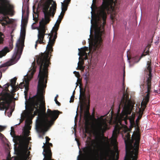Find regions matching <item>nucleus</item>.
Wrapping results in <instances>:
<instances>
[{
	"label": "nucleus",
	"instance_id": "9d476101",
	"mask_svg": "<svg viewBox=\"0 0 160 160\" xmlns=\"http://www.w3.org/2000/svg\"><path fill=\"white\" fill-rule=\"evenodd\" d=\"M46 142L43 143L44 145L42 147L43 148L42 154L44 156L43 160H55L52 159V153L51 149V147L53 146L52 144L49 142L50 138L48 136L45 137Z\"/></svg>",
	"mask_w": 160,
	"mask_h": 160
},
{
	"label": "nucleus",
	"instance_id": "423d86ee",
	"mask_svg": "<svg viewBox=\"0 0 160 160\" xmlns=\"http://www.w3.org/2000/svg\"><path fill=\"white\" fill-rule=\"evenodd\" d=\"M14 7L10 3L8 0H0V14L3 15L4 17L0 19V22L2 26H5L9 23L7 20V18L9 19L7 15H13Z\"/></svg>",
	"mask_w": 160,
	"mask_h": 160
},
{
	"label": "nucleus",
	"instance_id": "a211bd4d",
	"mask_svg": "<svg viewBox=\"0 0 160 160\" xmlns=\"http://www.w3.org/2000/svg\"><path fill=\"white\" fill-rule=\"evenodd\" d=\"M30 80V78H28L26 80H25V84L24 85V87L25 88V90L24 91V92L25 96L29 90V82Z\"/></svg>",
	"mask_w": 160,
	"mask_h": 160
},
{
	"label": "nucleus",
	"instance_id": "de8ad7c7",
	"mask_svg": "<svg viewBox=\"0 0 160 160\" xmlns=\"http://www.w3.org/2000/svg\"><path fill=\"white\" fill-rule=\"evenodd\" d=\"M85 132H86V133H87L88 132L87 128H86L85 129Z\"/></svg>",
	"mask_w": 160,
	"mask_h": 160
},
{
	"label": "nucleus",
	"instance_id": "2f4dec72",
	"mask_svg": "<svg viewBox=\"0 0 160 160\" xmlns=\"http://www.w3.org/2000/svg\"><path fill=\"white\" fill-rule=\"evenodd\" d=\"M25 84H24V82H22L19 85L18 87L19 88H20L21 89H22L24 87V85Z\"/></svg>",
	"mask_w": 160,
	"mask_h": 160
},
{
	"label": "nucleus",
	"instance_id": "dca6fc26",
	"mask_svg": "<svg viewBox=\"0 0 160 160\" xmlns=\"http://www.w3.org/2000/svg\"><path fill=\"white\" fill-rule=\"evenodd\" d=\"M70 1L71 0H64V3L61 2L62 11H66L67 10L68 4L70 3Z\"/></svg>",
	"mask_w": 160,
	"mask_h": 160
},
{
	"label": "nucleus",
	"instance_id": "e433bc0d",
	"mask_svg": "<svg viewBox=\"0 0 160 160\" xmlns=\"http://www.w3.org/2000/svg\"><path fill=\"white\" fill-rule=\"evenodd\" d=\"M31 121L29 120H27L25 121V123L26 124L29 125L30 124Z\"/></svg>",
	"mask_w": 160,
	"mask_h": 160
},
{
	"label": "nucleus",
	"instance_id": "a18cd8bd",
	"mask_svg": "<svg viewBox=\"0 0 160 160\" xmlns=\"http://www.w3.org/2000/svg\"><path fill=\"white\" fill-rule=\"evenodd\" d=\"M66 11H63L62 10V12L61 13V15H63V16L64 15V13H65V12Z\"/></svg>",
	"mask_w": 160,
	"mask_h": 160
},
{
	"label": "nucleus",
	"instance_id": "6e6552de",
	"mask_svg": "<svg viewBox=\"0 0 160 160\" xmlns=\"http://www.w3.org/2000/svg\"><path fill=\"white\" fill-rule=\"evenodd\" d=\"M93 141H92V143L91 145L89 143H87V146L82 148V151L86 155H92L94 158L95 160H104V159H106V155H108V152H107L106 154L103 153H101L99 155L98 152L97 150H95V153H92V151H95V149L93 150L92 146ZM90 143V142H89Z\"/></svg>",
	"mask_w": 160,
	"mask_h": 160
},
{
	"label": "nucleus",
	"instance_id": "6ab92c4d",
	"mask_svg": "<svg viewBox=\"0 0 160 160\" xmlns=\"http://www.w3.org/2000/svg\"><path fill=\"white\" fill-rule=\"evenodd\" d=\"M10 50L8 47H5L2 50L0 51V58L4 56Z\"/></svg>",
	"mask_w": 160,
	"mask_h": 160
},
{
	"label": "nucleus",
	"instance_id": "f03ea898",
	"mask_svg": "<svg viewBox=\"0 0 160 160\" xmlns=\"http://www.w3.org/2000/svg\"><path fill=\"white\" fill-rule=\"evenodd\" d=\"M63 17V15H60L58 18L51 33L48 34L49 41L47 45L46 50L43 53H41L37 56V63L39 66V71L38 75V80H47L48 77V67L49 64L50 57L53 51V46L55 43L57 38V31L59 27L60 24Z\"/></svg>",
	"mask_w": 160,
	"mask_h": 160
},
{
	"label": "nucleus",
	"instance_id": "f257e3e1",
	"mask_svg": "<svg viewBox=\"0 0 160 160\" xmlns=\"http://www.w3.org/2000/svg\"><path fill=\"white\" fill-rule=\"evenodd\" d=\"M113 0H102V3L94 19L95 40L92 48H90L92 56L97 57L102 50V38L105 36L104 26L107 17L106 11L110 14L114 10Z\"/></svg>",
	"mask_w": 160,
	"mask_h": 160
},
{
	"label": "nucleus",
	"instance_id": "aec40b11",
	"mask_svg": "<svg viewBox=\"0 0 160 160\" xmlns=\"http://www.w3.org/2000/svg\"><path fill=\"white\" fill-rule=\"evenodd\" d=\"M12 59L13 61H11L9 62H8L5 63H4L2 64L1 66H0V68L3 67H8V66H10L13 64V61H18L17 60H14L12 58Z\"/></svg>",
	"mask_w": 160,
	"mask_h": 160
},
{
	"label": "nucleus",
	"instance_id": "5fc2aeb1",
	"mask_svg": "<svg viewBox=\"0 0 160 160\" xmlns=\"http://www.w3.org/2000/svg\"><path fill=\"white\" fill-rule=\"evenodd\" d=\"M137 58V57L133 58H132V59H133L134 58Z\"/></svg>",
	"mask_w": 160,
	"mask_h": 160
},
{
	"label": "nucleus",
	"instance_id": "c756f323",
	"mask_svg": "<svg viewBox=\"0 0 160 160\" xmlns=\"http://www.w3.org/2000/svg\"><path fill=\"white\" fill-rule=\"evenodd\" d=\"M83 154H81V155H79L77 158V160H83Z\"/></svg>",
	"mask_w": 160,
	"mask_h": 160
},
{
	"label": "nucleus",
	"instance_id": "864d4df0",
	"mask_svg": "<svg viewBox=\"0 0 160 160\" xmlns=\"http://www.w3.org/2000/svg\"><path fill=\"white\" fill-rule=\"evenodd\" d=\"M147 52V54L148 53V51H147V52Z\"/></svg>",
	"mask_w": 160,
	"mask_h": 160
},
{
	"label": "nucleus",
	"instance_id": "5701e85b",
	"mask_svg": "<svg viewBox=\"0 0 160 160\" xmlns=\"http://www.w3.org/2000/svg\"><path fill=\"white\" fill-rule=\"evenodd\" d=\"M56 4L55 3V4L53 5V6H52V11L50 13L51 16L52 15L53 17L54 16L56 10Z\"/></svg>",
	"mask_w": 160,
	"mask_h": 160
},
{
	"label": "nucleus",
	"instance_id": "72a5a7b5",
	"mask_svg": "<svg viewBox=\"0 0 160 160\" xmlns=\"http://www.w3.org/2000/svg\"><path fill=\"white\" fill-rule=\"evenodd\" d=\"M86 80V84H85V87L87 86V84L89 82V79L86 76V77L85 78Z\"/></svg>",
	"mask_w": 160,
	"mask_h": 160
},
{
	"label": "nucleus",
	"instance_id": "4468645a",
	"mask_svg": "<svg viewBox=\"0 0 160 160\" xmlns=\"http://www.w3.org/2000/svg\"><path fill=\"white\" fill-rule=\"evenodd\" d=\"M43 4V13H50L52 11V8H50L49 12L48 11V9L50 5V3L49 1H47L45 2H42Z\"/></svg>",
	"mask_w": 160,
	"mask_h": 160
},
{
	"label": "nucleus",
	"instance_id": "c85d7f7f",
	"mask_svg": "<svg viewBox=\"0 0 160 160\" xmlns=\"http://www.w3.org/2000/svg\"><path fill=\"white\" fill-rule=\"evenodd\" d=\"M12 91L13 92H15L19 89V88L17 86H14L13 88H12Z\"/></svg>",
	"mask_w": 160,
	"mask_h": 160
},
{
	"label": "nucleus",
	"instance_id": "cd10ccee",
	"mask_svg": "<svg viewBox=\"0 0 160 160\" xmlns=\"http://www.w3.org/2000/svg\"><path fill=\"white\" fill-rule=\"evenodd\" d=\"M144 110V109H143V110H142L141 109L139 111V116L138 117V118H139V119H140L142 118V114H143V112Z\"/></svg>",
	"mask_w": 160,
	"mask_h": 160
},
{
	"label": "nucleus",
	"instance_id": "f704fd0d",
	"mask_svg": "<svg viewBox=\"0 0 160 160\" xmlns=\"http://www.w3.org/2000/svg\"><path fill=\"white\" fill-rule=\"evenodd\" d=\"M75 74V76L78 78H79L80 77V74L78 72L76 71H74L73 72Z\"/></svg>",
	"mask_w": 160,
	"mask_h": 160
},
{
	"label": "nucleus",
	"instance_id": "bb28decb",
	"mask_svg": "<svg viewBox=\"0 0 160 160\" xmlns=\"http://www.w3.org/2000/svg\"><path fill=\"white\" fill-rule=\"evenodd\" d=\"M78 69L79 70H83L84 69V67L83 66V63L82 62H79L78 63Z\"/></svg>",
	"mask_w": 160,
	"mask_h": 160
},
{
	"label": "nucleus",
	"instance_id": "58836bf2",
	"mask_svg": "<svg viewBox=\"0 0 160 160\" xmlns=\"http://www.w3.org/2000/svg\"><path fill=\"white\" fill-rule=\"evenodd\" d=\"M7 68H6L5 69H4L3 68L1 69L0 70V71L1 72H4L7 69Z\"/></svg>",
	"mask_w": 160,
	"mask_h": 160
},
{
	"label": "nucleus",
	"instance_id": "680f3d73",
	"mask_svg": "<svg viewBox=\"0 0 160 160\" xmlns=\"http://www.w3.org/2000/svg\"><path fill=\"white\" fill-rule=\"evenodd\" d=\"M91 23H92V20H91Z\"/></svg>",
	"mask_w": 160,
	"mask_h": 160
},
{
	"label": "nucleus",
	"instance_id": "7c9ffc66",
	"mask_svg": "<svg viewBox=\"0 0 160 160\" xmlns=\"http://www.w3.org/2000/svg\"><path fill=\"white\" fill-rule=\"evenodd\" d=\"M74 92H75V91H74L73 92V95L71 96V98L70 100V102H73V101H74Z\"/></svg>",
	"mask_w": 160,
	"mask_h": 160
},
{
	"label": "nucleus",
	"instance_id": "4d7b16f0",
	"mask_svg": "<svg viewBox=\"0 0 160 160\" xmlns=\"http://www.w3.org/2000/svg\"><path fill=\"white\" fill-rule=\"evenodd\" d=\"M77 141L78 143V144H79V143L78 142V141H77Z\"/></svg>",
	"mask_w": 160,
	"mask_h": 160
},
{
	"label": "nucleus",
	"instance_id": "9b49d317",
	"mask_svg": "<svg viewBox=\"0 0 160 160\" xmlns=\"http://www.w3.org/2000/svg\"><path fill=\"white\" fill-rule=\"evenodd\" d=\"M103 118V116H102L98 118L97 129L95 132L96 135L99 134L101 133H103L108 129V123L104 120Z\"/></svg>",
	"mask_w": 160,
	"mask_h": 160
},
{
	"label": "nucleus",
	"instance_id": "39448f33",
	"mask_svg": "<svg viewBox=\"0 0 160 160\" xmlns=\"http://www.w3.org/2000/svg\"><path fill=\"white\" fill-rule=\"evenodd\" d=\"M17 78L14 77L11 79V82L8 83L5 85V89L0 93V109H8L11 101V95L8 92H9L8 88L10 85L12 88L16 85Z\"/></svg>",
	"mask_w": 160,
	"mask_h": 160
},
{
	"label": "nucleus",
	"instance_id": "4be33fe9",
	"mask_svg": "<svg viewBox=\"0 0 160 160\" xmlns=\"http://www.w3.org/2000/svg\"><path fill=\"white\" fill-rule=\"evenodd\" d=\"M87 48L85 47L83 48H81L80 50V49H78V50L79 51V52L78 53V55L79 56L84 55L86 53V49Z\"/></svg>",
	"mask_w": 160,
	"mask_h": 160
},
{
	"label": "nucleus",
	"instance_id": "79ce46f5",
	"mask_svg": "<svg viewBox=\"0 0 160 160\" xmlns=\"http://www.w3.org/2000/svg\"><path fill=\"white\" fill-rule=\"evenodd\" d=\"M38 43H39L38 42H37V41H36V44L35 45V48L36 49V48H37V44H38Z\"/></svg>",
	"mask_w": 160,
	"mask_h": 160
},
{
	"label": "nucleus",
	"instance_id": "b1692460",
	"mask_svg": "<svg viewBox=\"0 0 160 160\" xmlns=\"http://www.w3.org/2000/svg\"><path fill=\"white\" fill-rule=\"evenodd\" d=\"M85 98V92L80 90L79 100L80 101L83 102Z\"/></svg>",
	"mask_w": 160,
	"mask_h": 160
},
{
	"label": "nucleus",
	"instance_id": "473e14b6",
	"mask_svg": "<svg viewBox=\"0 0 160 160\" xmlns=\"http://www.w3.org/2000/svg\"><path fill=\"white\" fill-rule=\"evenodd\" d=\"M5 128V127L0 126V132L2 131ZM3 136V135L2 133H0V136Z\"/></svg>",
	"mask_w": 160,
	"mask_h": 160
},
{
	"label": "nucleus",
	"instance_id": "ddd939ff",
	"mask_svg": "<svg viewBox=\"0 0 160 160\" xmlns=\"http://www.w3.org/2000/svg\"><path fill=\"white\" fill-rule=\"evenodd\" d=\"M29 132L26 131L24 132V136H13L14 142L15 143H18V142L19 143H23L24 141L29 136L28 133Z\"/></svg>",
	"mask_w": 160,
	"mask_h": 160
},
{
	"label": "nucleus",
	"instance_id": "7ed1b4c3",
	"mask_svg": "<svg viewBox=\"0 0 160 160\" xmlns=\"http://www.w3.org/2000/svg\"><path fill=\"white\" fill-rule=\"evenodd\" d=\"M125 71L124 72L123 78L122 83V99L119 105V107H123V114L121 115L119 117V122L120 125L117 124L115 125L114 130L113 131L112 137L111 138V142L114 144V148H118L117 146V138L118 134L120 133V130L122 129L123 125H122L121 121H124L126 124H128L127 119L129 120L130 126L132 128L135 126V124L134 122V118L132 115L130 117H128V115H130L133 107V105L132 102L129 99L128 93L127 92V88L125 91V85L124 82Z\"/></svg>",
	"mask_w": 160,
	"mask_h": 160
},
{
	"label": "nucleus",
	"instance_id": "f3484780",
	"mask_svg": "<svg viewBox=\"0 0 160 160\" xmlns=\"http://www.w3.org/2000/svg\"><path fill=\"white\" fill-rule=\"evenodd\" d=\"M44 14V20L43 19L41 21H43L45 24V26L46 24L49 23L50 21V16H51L50 13H45Z\"/></svg>",
	"mask_w": 160,
	"mask_h": 160
},
{
	"label": "nucleus",
	"instance_id": "393cba45",
	"mask_svg": "<svg viewBox=\"0 0 160 160\" xmlns=\"http://www.w3.org/2000/svg\"><path fill=\"white\" fill-rule=\"evenodd\" d=\"M31 137H28L26 139H25V141H24V142L23 143H19L20 145H26L27 146V148H28V145L29 142V141L30 140H31Z\"/></svg>",
	"mask_w": 160,
	"mask_h": 160
},
{
	"label": "nucleus",
	"instance_id": "4c0bfd02",
	"mask_svg": "<svg viewBox=\"0 0 160 160\" xmlns=\"http://www.w3.org/2000/svg\"><path fill=\"white\" fill-rule=\"evenodd\" d=\"M145 55H144L143 54H142L141 56V57L139 58L138 60V61H135V62H138L139 61V60L140 59L142 58V57L143 56H145Z\"/></svg>",
	"mask_w": 160,
	"mask_h": 160
},
{
	"label": "nucleus",
	"instance_id": "3c124183",
	"mask_svg": "<svg viewBox=\"0 0 160 160\" xmlns=\"http://www.w3.org/2000/svg\"><path fill=\"white\" fill-rule=\"evenodd\" d=\"M58 97V95H57L55 97H56V98L57 99V98Z\"/></svg>",
	"mask_w": 160,
	"mask_h": 160
},
{
	"label": "nucleus",
	"instance_id": "2eb2a0df",
	"mask_svg": "<svg viewBox=\"0 0 160 160\" xmlns=\"http://www.w3.org/2000/svg\"><path fill=\"white\" fill-rule=\"evenodd\" d=\"M89 106H87L84 112V118L86 122H88L89 120L90 114L89 112Z\"/></svg>",
	"mask_w": 160,
	"mask_h": 160
},
{
	"label": "nucleus",
	"instance_id": "603ef678",
	"mask_svg": "<svg viewBox=\"0 0 160 160\" xmlns=\"http://www.w3.org/2000/svg\"><path fill=\"white\" fill-rule=\"evenodd\" d=\"M92 31V28H91V30H90L91 33V32Z\"/></svg>",
	"mask_w": 160,
	"mask_h": 160
},
{
	"label": "nucleus",
	"instance_id": "bf43d9fd",
	"mask_svg": "<svg viewBox=\"0 0 160 160\" xmlns=\"http://www.w3.org/2000/svg\"><path fill=\"white\" fill-rule=\"evenodd\" d=\"M81 152V151H79V152L80 153Z\"/></svg>",
	"mask_w": 160,
	"mask_h": 160
},
{
	"label": "nucleus",
	"instance_id": "8fccbe9b",
	"mask_svg": "<svg viewBox=\"0 0 160 160\" xmlns=\"http://www.w3.org/2000/svg\"><path fill=\"white\" fill-rule=\"evenodd\" d=\"M87 136V135H86V134H84V137L85 138Z\"/></svg>",
	"mask_w": 160,
	"mask_h": 160
},
{
	"label": "nucleus",
	"instance_id": "6e6d98bb",
	"mask_svg": "<svg viewBox=\"0 0 160 160\" xmlns=\"http://www.w3.org/2000/svg\"><path fill=\"white\" fill-rule=\"evenodd\" d=\"M21 122L20 123H19V124H20V123H21Z\"/></svg>",
	"mask_w": 160,
	"mask_h": 160
},
{
	"label": "nucleus",
	"instance_id": "052dcab7",
	"mask_svg": "<svg viewBox=\"0 0 160 160\" xmlns=\"http://www.w3.org/2000/svg\"><path fill=\"white\" fill-rule=\"evenodd\" d=\"M91 8H92V7H91Z\"/></svg>",
	"mask_w": 160,
	"mask_h": 160
},
{
	"label": "nucleus",
	"instance_id": "37998d69",
	"mask_svg": "<svg viewBox=\"0 0 160 160\" xmlns=\"http://www.w3.org/2000/svg\"><path fill=\"white\" fill-rule=\"evenodd\" d=\"M40 1H41V3H42V2H47V1H48V0H40Z\"/></svg>",
	"mask_w": 160,
	"mask_h": 160
},
{
	"label": "nucleus",
	"instance_id": "0eeeda50",
	"mask_svg": "<svg viewBox=\"0 0 160 160\" xmlns=\"http://www.w3.org/2000/svg\"><path fill=\"white\" fill-rule=\"evenodd\" d=\"M25 36V30L24 28L22 29L20 33L21 40H18L16 44L15 51L13 56L12 58L14 60H18L20 58L23 49L24 42Z\"/></svg>",
	"mask_w": 160,
	"mask_h": 160
},
{
	"label": "nucleus",
	"instance_id": "a878e982",
	"mask_svg": "<svg viewBox=\"0 0 160 160\" xmlns=\"http://www.w3.org/2000/svg\"><path fill=\"white\" fill-rule=\"evenodd\" d=\"M5 36L3 33L0 32V44H2L4 41Z\"/></svg>",
	"mask_w": 160,
	"mask_h": 160
},
{
	"label": "nucleus",
	"instance_id": "ea45409f",
	"mask_svg": "<svg viewBox=\"0 0 160 160\" xmlns=\"http://www.w3.org/2000/svg\"><path fill=\"white\" fill-rule=\"evenodd\" d=\"M10 47L11 48V49H12L13 48V45L11 43H10Z\"/></svg>",
	"mask_w": 160,
	"mask_h": 160
},
{
	"label": "nucleus",
	"instance_id": "a19ab883",
	"mask_svg": "<svg viewBox=\"0 0 160 160\" xmlns=\"http://www.w3.org/2000/svg\"><path fill=\"white\" fill-rule=\"evenodd\" d=\"M12 128V127L11 128V129ZM12 133L14 134V131H13L12 129L11 130V134L12 136Z\"/></svg>",
	"mask_w": 160,
	"mask_h": 160
},
{
	"label": "nucleus",
	"instance_id": "13d9d810",
	"mask_svg": "<svg viewBox=\"0 0 160 160\" xmlns=\"http://www.w3.org/2000/svg\"><path fill=\"white\" fill-rule=\"evenodd\" d=\"M1 87H2L1 86V85H0V88H1Z\"/></svg>",
	"mask_w": 160,
	"mask_h": 160
},
{
	"label": "nucleus",
	"instance_id": "1a4fd4ad",
	"mask_svg": "<svg viewBox=\"0 0 160 160\" xmlns=\"http://www.w3.org/2000/svg\"><path fill=\"white\" fill-rule=\"evenodd\" d=\"M147 69L149 73L146 81V84L147 86V92L146 96L144 98V102L145 104H147L149 100L150 94L151 89V81L152 78V69L151 68V61H149L147 62Z\"/></svg>",
	"mask_w": 160,
	"mask_h": 160
},
{
	"label": "nucleus",
	"instance_id": "20e7f679",
	"mask_svg": "<svg viewBox=\"0 0 160 160\" xmlns=\"http://www.w3.org/2000/svg\"><path fill=\"white\" fill-rule=\"evenodd\" d=\"M123 139L126 147V155L124 160H137L140 138H136L134 147L131 138Z\"/></svg>",
	"mask_w": 160,
	"mask_h": 160
},
{
	"label": "nucleus",
	"instance_id": "c9c22d12",
	"mask_svg": "<svg viewBox=\"0 0 160 160\" xmlns=\"http://www.w3.org/2000/svg\"><path fill=\"white\" fill-rule=\"evenodd\" d=\"M54 101L56 103L58 106H60L61 105L60 103L58 101L57 98H56V97L55 98Z\"/></svg>",
	"mask_w": 160,
	"mask_h": 160
},
{
	"label": "nucleus",
	"instance_id": "412c9836",
	"mask_svg": "<svg viewBox=\"0 0 160 160\" xmlns=\"http://www.w3.org/2000/svg\"><path fill=\"white\" fill-rule=\"evenodd\" d=\"M114 0H113V6L114 8V10L111 13H110L111 15H110V16L111 19L112 20H113L115 18V15H116V13L115 12V11L116 10V9H117V8L115 9V8L114 7V6H115V3L114 2Z\"/></svg>",
	"mask_w": 160,
	"mask_h": 160
},
{
	"label": "nucleus",
	"instance_id": "c03bdc74",
	"mask_svg": "<svg viewBox=\"0 0 160 160\" xmlns=\"http://www.w3.org/2000/svg\"><path fill=\"white\" fill-rule=\"evenodd\" d=\"M66 11H63L62 10V12L61 13V15H63V16L64 15V13H65V12Z\"/></svg>",
	"mask_w": 160,
	"mask_h": 160
},
{
	"label": "nucleus",
	"instance_id": "e2e57ef3",
	"mask_svg": "<svg viewBox=\"0 0 160 160\" xmlns=\"http://www.w3.org/2000/svg\"><path fill=\"white\" fill-rule=\"evenodd\" d=\"M85 57H86V58L87 57V56H85Z\"/></svg>",
	"mask_w": 160,
	"mask_h": 160
},
{
	"label": "nucleus",
	"instance_id": "f8f14e48",
	"mask_svg": "<svg viewBox=\"0 0 160 160\" xmlns=\"http://www.w3.org/2000/svg\"><path fill=\"white\" fill-rule=\"evenodd\" d=\"M46 26H45L44 22L40 21L39 28L38 29V39L37 40V42H38L40 44H45L43 41L45 35L46 34L45 33L46 31Z\"/></svg>",
	"mask_w": 160,
	"mask_h": 160
},
{
	"label": "nucleus",
	"instance_id": "49530a36",
	"mask_svg": "<svg viewBox=\"0 0 160 160\" xmlns=\"http://www.w3.org/2000/svg\"><path fill=\"white\" fill-rule=\"evenodd\" d=\"M116 158L117 159H118L119 158V155L118 153H117V155L116 156Z\"/></svg>",
	"mask_w": 160,
	"mask_h": 160
},
{
	"label": "nucleus",
	"instance_id": "09e8293b",
	"mask_svg": "<svg viewBox=\"0 0 160 160\" xmlns=\"http://www.w3.org/2000/svg\"><path fill=\"white\" fill-rule=\"evenodd\" d=\"M96 0H93V3H94V2H95L96 1ZM93 3H92V4Z\"/></svg>",
	"mask_w": 160,
	"mask_h": 160
}]
</instances>
